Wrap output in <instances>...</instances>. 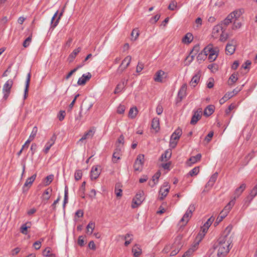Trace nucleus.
<instances>
[{
  "label": "nucleus",
  "mask_w": 257,
  "mask_h": 257,
  "mask_svg": "<svg viewBox=\"0 0 257 257\" xmlns=\"http://www.w3.org/2000/svg\"><path fill=\"white\" fill-rule=\"evenodd\" d=\"M231 226H228L221 235L213 245V250L217 249V257H224L229 252L232 246L233 235L230 234Z\"/></svg>",
  "instance_id": "f257e3e1"
},
{
  "label": "nucleus",
  "mask_w": 257,
  "mask_h": 257,
  "mask_svg": "<svg viewBox=\"0 0 257 257\" xmlns=\"http://www.w3.org/2000/svg\"><path fill=\"white\" fill-rule=\"evenodd\" d=\"M246 188V185L244 183L241 184L240 186L237 188L234 193L233 198L230 202L225 206L224 211L225 213H228L235 204L236 198L239 197Z\"/></svg>",
  "instance_id": "f03ea898"
},
{
  "label": "nucleus",
  "mask_w": 257,
  "mask_h": 257,
  "mask_svg": "<svg viewBox=\"0 0 257 257\" xmlns=\"http://www.w3.org/2000/svg\"><path fill=\"white\" fill-rule=\"evenodd\" d=\"M124 143V137L122 135L117 139L116 142V149L115 152L113 153V158L120 159V157L121 156L122 149L123 148Z\"/></svg>",
  "instance_id": "7ed1b4c3"
},
{
  "label": "nucleus",
  "mask_w": 257,
  "mask_h": 257,
  "mask_svg": "<svg viewBox=\"0 0 257 257\" xmlns=\"http://www.w3.org/2000/svg\"><path fill=\"white\" fill-rule=\"evenodd\" d=\"M195 210V207L194 205H191L188 207L186 213L181 218L180 223H182L181 225H185L187 224L189 220V218L192 216V213Z\"/></svg>",
  "instance_id": "20e7f679"
},
{
  "label": "nucleus",
  "mask_w": 257,
  "mask_h": 257,
  "mask_svg": "<svg viewBox=\"0 0 257 257\" xmlns=\"http://www.w3.org/2000/svg\"><path fill=\"white\" fill-rule=\"evenodd\" d=\"M95 133V129L94 127H91L87 131L85 132L81 139L77 142V144H80L84 143L85 144L86 140L90 139L93 138Z\"/></svg>",
  "instance_id": "39448f33"
},
{
  "label": "nucleus",
  "mask_w": 257,
  "mask_h": 257,
  "mask_svg": "<svg viewBox=\"0 0 257 257\" xmlns=\"http://www.w3.org/2000/svg\"><path fill=\"white\" fill-rule=\"evenodd\" d=\"M182 135L181 129L178 128L176 130L171 136L170 145V146L174 148L177 144V141L178 140Z\"/></svg>",
  "instance_id": "423d86ee"
},
{
  "label": "nucleus",
  "mask_w": 257,
  "mask_h": 257,
  "mask_svg": "<svg viewBox=\"0 0 257 257\" xmlns=\"http://www.w3.org/2000/svg\"><path fill=\"white\" fill-rule=\"evenodd\" d=\"M13 85V81L12 79L8 80L4 85L3 87V93L4 94L3 99L7 100L11 91Z\"/></svg>",
  "instance_id": "0eeeda50"
},
{
  "label": "nucleus",
  "mask_w": 257,
  "mask_h": 257,
  "mask_svg": "<svg viewBox=\"0 0 257 257\" xmlns=\"http://www.w3.org/2000/svg\"><path fill=\"white\" fill-rule=\"evenodd\" d=\"M144 200L143 191H140L135 196L133 200L132 207L135 208L141 204Z\"/></svg>",
  "instance_id": "6e6552de"
},
{
  "label": "nucleus",
  "mask_w": 257,
  "mask_h": 257,
  "mask_svg": "<svg viewBox=\"0 0 257 257\" xmlns=\"http://www.w3.org/2000/svg\"><path fill=\"white\" fill-rule=\"evenodd\" d=\"M144 155L140 154L137 156L134 164V168L135 171H140L143 168L144 164Z\"/></svg>",
  "instance_id": "1a4fd4ad"
},
{
  "label": "nucleus",
  "mask_w": 257,
  "mask_h": 257,
  "mask_svg": "<svg viewBox=\"0 0 257 257\" xmlns=\"http://www.w3.org/2000/svg\"><path fill=\"white\" fill-rule=\"evenodd\" d=\"M132 57L130 56L126 57L122 61L119 68L117 70V73L118 74L121 73L130 65Z\"/></svg>",
  "instance_id": "9d476101"
},
{
  "label": "nucleus",
  "mask_w": 257,
  "mask_h": 257,
  "mask_svg": "<svg viewBox=\"0 0 257 257\" xmlns=\"http://www.w3.org/2000/svg\"><path fill=\"white\" fill-rule=\"evenodd\" d=\"M170 187L168 182H165L160 190V199L162 200L167 195L169 191Z\"/></svg>",
  "instance_id": "9b49d317"
},
{
  "label": "nucleus",
  "mask_w": 257,
  "mask_h": 257,
  "mask_svg": "<svg viewBox=\"0 0 257 257\" xmlns=\"http://www.w3.org/2000/svg\"><path fill=\"white\" fill-rule=\"evenodd\" d=\"M225 31V28L223 26L219 24L217 25L214 27L212 30V37L214 38H217L219 35L220 32L221 31V33H224Z\"/></svg>",
  "instance_id": "f8f14e48"
},
{
  "label": "nucleus",
  "mask_w": 257,
  "mask_h": 257,
  "mask_svg": "<svg viewBox=\"0 0 257 257\" xmlns=\"http://www.w3.org/2000/svg\"><path fill=\"white\" fill-rule=\"evenodd\" d=\"M36 178V174H34L31 177L28 178L23 187V191L24 192H27L32 185L33 182L35 181Z\"/></svg>",
  "instance_id": "ddd939ff"
},
{
  "label": "nucleus",
  "mask_w": 257,
  "mask_h": 257,
  "mask_svg": "<svg viewBox=\"0 0 257 257\" xmlns=\"http://www.w3.org/2000/svg\"><path fill=\"white\" fill-rule=\"evenodd\" d=\"M101 173L100 167L98 166H93L90 172V178L92 180L96 179Z\"/></svg>",
  "instance_id": "4468645a"
},
{
  "label": "nucleus",
  "mask_w": 257,
  "mask_h": 257,
  "mask_svg": "<svg viewBox=\"0 0 257 257\" xmlns=\"http://www.w3.org/2000/svg\"><path fill=\"white\" fill-rule=\"evenodd\" d=\"M202 116V109L199 108L196 111H194V114L192 117L190 121L191 124H195L197 121L201 118Z\"/></svg>",
  "instance_id": "2eb2a0df"
},
{
  "label": "nucleus",
  "mask_w": 257,
  "mask_h": 257,
  "mask_svg": "<svg viewBox=\"0 0 257 257\" xmlns=\"http://www.w3.org/2000/svg\"><path fill=\"white\" fill-rule=\"evenodd\" d=\"M58 14V11H57L55 13V14L54 15V16H53V17L51 19V28H52L53 29L55 28L58 24V23L59 22V20H60L61 17L62 16V12H61L59 14V16L57 17Z\"/></svg>",
  "instance_id": "dca6fc26"
},
{
  "label": "nucleus",
  "mask_w": 257,
  "mask_h": 257,
  "mask_svg": "<svg viewBox=\"0 0 257 257\" xmlns=\"http://www.w3.org/2000/svg\"><path fill=\"white\" fill-rule=\"evenodd\" d=\"M91 77V74L88 72L86 74H84L82 75V77L79 78L77 84L79 85H84L86 82L89 80Z\"/></svg>",
  "instance_id": "f3484780"
},
{
  "label": "nucleus",
  "mask_w": 257,
  "mask_h": 257,
  "mask_svg": "<svg viewBox=\"0 0 257 257\" xmlns=\"http://www.w3.org/2000/svg\"><path fill=\"white\" fill-rule=\"evenodd\" d=\"M234 43V41L232 40L230 43L227 44L225 48L227 54L232 55L234 53L235 50Z\"/></svg>",
  "instance_id": "a211bd4d"
},
{
  "label": "nucleus",
  "mask_w": 257,
  "mask_h": 257,
  "mask_svg": "<svg viewBox=\"0 0 257 257\" xmlns=\"http://www.w3.org/2000/svg\"><path fill=\"white\" fill-rule=\"evenodd\" d=\"M201 71H198L197 73L192 77L190 82V85L193 87H195L200 81V78L201 76Z\"/></svg>",
  "instance_id": "6ab92c4d"
},
{
  "label": "nucleus",
  "mask_w": 257,
  "mask_h": 257,
  "mask_svg": "<svg viewBox=\"0 0 257 257\" xmlns=\"http://www.w3.org/2000/svg\"><path fill=\"white\" fill-rule=\"evenodd\" d=\"M52 192V189L50 188H48L44 191L41 197L43 202H47L50 199Z\"/></svg>",
  "instance_id": "aec40b11"
},
{
  "label": "nucleus",
  "mask_w": 257,
  "mask_h": 257,
  "mask_svg": "<svg viewBox=\"0 0 257 257\" xmlns=\"http://www.w3.org/2000/svg\"><path fill=\"white\" fill-rule=\"evenodd\" d=\"M187 87V86L186 83L183 84L181 87L178 93V96L180 98V100H182L186 96Z\"/></svg>",
  "instance_id": "412c9836"
},
{
  "label": "nucleus",
  "mask_w": 257,
  "mask_h": 257,
  "mask_svg": "<svg viewBox=\"0 0 257 257\" xmlns=\"http://www.w3.org/2000/svg\"><path fill=\"white\" fill-rule=\"evenodd\" d=\"M201 158V155L200 154H198L195 156L191 157L187 162V164L188 166H191L192 164L200 161Z\"/></svg>",
  "instance_id": "4be33fe9"
},
{
  "label": "nucleus",
  "mask_w": 257,
  "mask_h": 257,
  "mask_svg": "<svg viewBox=\"0 0 257 257\" xmlns=\"http://www.w3.org/2000/svg\"><path fill=\"white\" fill-rule=\"evenodd\" d=\"M218 48H214L212 50V52L208 55V60L210 62L215 61L218 56Z\"/></svg>",
  "instance_id": "5701e85b"
},
{
  "label": "nucleus",
  "mask_w": 257,
  "mask_h": 257,
  "mask_svg": "<svg viewBox=\"0 0 257 257\" xmlns=\"http://www.w3.org/2000/svg\"><path fill=\"white\" fill-rule=\"evenodd\" d=\"M165 75V72L162 70L158 71L155 74L154 80L156 82H162L163 77Z\"/></svg>",
  "instance_id": "b1692460"
},
{
  "label": "nucleus",
  "mask_w": 257,
  "mask_h": 257,
  "mask_svg": "<svg viewBox=\"0 0 257 257\" xmlns=\"http://www.w3.org/2000/svg\"><path fill=\"white\" fill-rule=\"evenodd\" d=\"M243 13L244 10L243 9H240L233 11L230 14H229V15H231L232 16V19L235 18V20H237L241 16V15H242Z\"/></svg>",
  "instance_id": "393cba45"
},
{
  "label": "nucleus",
  "mask_w": 257,
  "mask_h": 257,
  "mask_svg": "<svg viewBox=\"0 0 257 257\" xmlns=\"http://www.w3.org/2000/svg\"><path fill=\"white\" fill-rule=\"evenodd\" d=\"M161 175V173L159 172H157L152 178V182H149V185L152 187H153L158 181V179Z\"/></svg>",
  "instance_id": "a878e982"
},
{
  "label": "nucleus",
  "mask_w": 257,
  "mask_h": 257,
  "mask_svg": "<svg viewBox=\"0 0 257 257\" xmlns=\"http://www.w3.org/2000/svg\"><path fill=\"white\" fill-rule=\"evenodd\" d=\"M193 40V35L190 33H187L182 39V42L185 44H189Z\"/></svg>",
  "instance_id": "bb28decb"
},
{
  "label": "nucleus",
  "mask_w": 257,
  "mask_h": 257,
  "mask_svg": "<svg viewBox=\"0 0 257 257\" xmlns=\"http://www.w3.org/2000/svg\"><path fill=\"white\" fill-rule=\"evenodd\" d=\"M214 111V106L212 105L207 106L204 110V115L209 116L211 115Z\"/></svg>",
  "instance_id": "cd10ccee"
},
{
  "label": "nucleus",
  "mask_w": 257,
  "mask_h": 257,
  "mask_svg": "<svg viewBox=\"0 0 257 257\" xmlns=\"http://www.w3.org/2000/svg\"><path fill=\"white\" fill-rule=\"evenodd\" d=\"M232 16L231 15H228L227 17L223 21H222L219 25L223 26V27L225 28L226 29L227 26L232 22Z\"/></svg>",
  "instance_id": "c85d7f7f"
},
{
  "label": "nucleus",
  "mask_w": 257,
  "mask_h": 257,
  "mask_svg": "<svg viewBox=\"0 0 257 257\" xmlns=\"http://www.w3.org/2000/svg\"><path fill=\"white\" fill-rule=\"evenodd\" d=\"M81 50V48L78 47L73 50V51L70 54L68 57V60L70 62L73 61L76 55L80 52Z\"/></svg>",
  "instance_id": "c756f323"
},
{
  "label": "nucleus",
  "mask_w": 257,
  "mask_h": 257,
  "mask_svg": "<svg viewBox=\"0 0 257 257\" xmlns=\"http://www.w3.org/2000/svg\"><path fill=\"white\" fill-rule=\"evenodd\" d=\"M238 80L237 73H233L229 78L228 80V84L232 86Z\"/></svg>",
  "instance_id": "7c9ffc66"
},
{
  "label": "nucleus",
  "mask_w": 257,
  "mask_h": 257,
  "mask_svg": "<svg viewBox=\"0 0 257 257\" xmlns=\"http://www.w3.org/2000/svg\"><path fill=\"white\" fill-rule=\"evenodd\" d=\"M30 78H31V73H29L27 75L26 82V87H25V92H24V99H26L27 96V94L28 92V89H29L30 82Z\"/></svg>",
  "instance_id": "2f4dec72"
},
{
  "label": "nucleus",
  "mask_w": 257,
  "mask_h": 257,
  "mask_svg": "<svg viewBox=\"0 0 257 257\" xmlns=\"http://www.w3.org/2000/svg\"><path fill=\"white\" fill-rule=\"evenodd\" d=\"M124 83H125L124 80H123L121 82L119 83L117 85L113 93L115 94H117V93H118L119 92H121L123 90V89L124 88V86H125Z\"/></svg>",
  "instance_id": "473e14b6"
},
{
  "label": "nucleus",
  "mask_w": 257,
  "mask_h": 257,
  "mask_svg": "<svg viewBox=\"0 0 257 257\" xmlns=\"http://www.w3.org/2000/svg\"><path fill=\"white\" fill-rule=\"evenodd\" d=\"M132 252L135 257H138L142 253V249L140 248L139 245L136 244L132 248Z\"/></svg>",
  "instance_id": "72a5a7b5"
},
{
  "label": "nucleus",
  "mask_w": 257,
  "mask_h": 257,
  "mask_svg": "<svg viewBox=\"0 0 257 257\" xmlns=\"http://www.w3.org/2000/svg\"><path fill=\"white\" fill-rule=\"evenodd\" d=\"M159 119L158 118H154L152 121V127L156 131H158L160 128Z\"/></svg>",
  "instance_id": "f704fd0d"
},
{
  "label": "nucleus",
  "mask_w": 257,
  "mask_h": 257,
  "mask_svg": "<svg viewBox=\"0 0 257 257\" xmlns=\"http://www.w3.org/2000/svg\"><path fill=\"white\" fill-rule=\"evenodd\" d=\"M138 110L136 107L131 108L129 112L128 116L131 118H135L137 114H138Z\"/></svg>",
  "instance_id": "c9c22d12"
},
{
  "label": "nucleus",
  "mask_w": 257,
  "mask_h": 257,
  "mask_svg": "<svg viewBox=\"0 0 257 257\" xmlns=\"http://www.w3.org/2000/svg\"><path fill=\"white\" fill-rule=\"evenodd\" d=\"M218 177V173H214L210 177L209 180L207 183V185L209 186H212L214 183L215 182Z\"/></svg>",
  "instance_id": "e433bc0d"
},
{
  "label": "nucleus",
  "mask_w": 257,
  "mask_h": 257,
  "mask_svg": "<svg viewBox=\"0 0 257 257\" xmlns=\"http://www.w3.org/2000/svg\"><path fill=\"white\" fill-rule=\"evenodd\" d=\"M171 156V152L169 150H167L164 154L161 156L162 161H167L168 160Z\"/></svg>",
  "instance_id": "4c0bfd02"
},
{
  "label": "nucleus",
  "mask_w": 257,
  "mask_h": 257,
  "mask_svg": "<svg viewBox=\"0 0 257 257\" xmlns=\"http://www.w3.org/2000/svg\"><path fill=\"white\" fill-rule=\"evenodd\" d=\"M232 97V94H231V93H230L229 92L226 93L224 96L219 100L220 104H223L226 100Z\"/></svg>",
  "instance_id": "58836bf2"
},
{
  "label": "nucleus",
  "mask_w": 257,
  "mask_h": 257,
  "mask_svg": "<svg viewBox=\"0 0 257 257\" xmlns=\"http://www.w3.org/2000/svg\"><path fill=\"white\" fill-rule=\"evenodd\" d=\"M213 48H214L213 47V45L212 44H209L204 48L202 52L205 54L207 56L212 52V50L213 49Z\"/></svg>",
  "instance_id": "ea45409f"
},
{
  "label": "nucleus",
  "mask_w": 257,
  "mask_h": 257,
  "mask_svg": "<svg viewBox=\"0 0 257 257\" xmlns=\"http://www.w3.org/2000/svg\"><path fill=\"white\" fill-rule=\"evenodd\" d=\"M95 227V224L92 222H90L86 227L87 233L91 234Z\"/></svg>",
  "instance_id": "a19ab883"
},
{
  "label": "nucleus",
  "mask_w": 257,
  "mask_h": 257,
  "mask_svg": "<svg viewBox=\"0 0 257 257\" xmlns=\"http://www.w3.org/2000/svg\"><path fill=\"white\" fill-rule=\"evenodd\" d=\"M30 223L27 222L25 224H23L21 227V232L24 234H27L28 233L27 229L30 228Z\"/></svg>",
  "instance_id": "79ce46f5"
},
{
  "label": "nucleus",
  "mask_w": 257,
  "mask_h": 257,
  "mask_svg": "<svg viewBox=\"0 0 257 257\" xmlns=\"http://www.w3.org/2000/svg\"><path fill=\"white\" fill-rule=\"evenodd\" d=\"M85 184L86 182L84 181L79 189V193L82 198H85Z\"/></svg>",
  "instance_id": "37998d69"
},
{
  "label": "nucleus",
  "mask_w": 257,
  "mask_h": 257,
  "mask_svg": "<svg viewBox=\"0 0 257 257\" xmlns=\"http://www.w3.org/2000/svg\"><path fill=\"white\" fill-rule=\"evenodd\" d=\"M227 213H225L224 208L222 211L220 213V215L217 218L215 224H218L220 222H221L223 220V219L226 216Z\"/></svg>",
  "instance_id": "c03bdc74"
},
{
  "label": "nucleus",
  "mask_w": 257,
  "mask_h": 257,
  "mask_svg": "<svg viewBox=\"0 0 257 257\" xmlns=\"http://www.w3.org/2000/svg\"><path fill=\"white\" fill-rule=\"evenodd\" d=\"M139 36V31L138 29H134L131 33L132 40L135 41Z\"/></svg>",
  "instance_id": "a18cd8bd"
},
{
  "label": "nucleus",
  "mask_w": 257,
  "mask_h": 257,
  "mask_svg": "<svg viewBox=\"0 0 257 257\" xmlns=\"http://www.w3.org/2000/svg\"><path fill=\"white\" fill-rule=\"evenodd\" d=\"M120 185L118 183L115 184V193L117 197H120L122 196V190L119 188Z\"/></svg>",
  "instance_id": "49530a36"
},
{
  "label": "nucleus",
  "mask_w": 257,
  "mask_h": 257,
  "mask_svg": "<svg viewBox=\"0 0 257 257\" xmlns=\"http://www.w3.org/2000/svg\"><path fill=\"white\" fill-rule=\"evenodd\" d=\"M37 127L36 126H34L28 139L30 140L31 141H32L35 138L37 133Z\"/></svg>",
  "instance_id": "de8ad7c7"
},
{
  "label": "nucleus",
  "mask_w": 257,
  "mask_h": 257,
  "mask_svg": "<svg viewBox=\"0 0 257 257\" xmlns=\"http://www.w3.org/2000/svg\"><path fill=\"white\" fill-rule=\"evenodd\" d=\"M82 176V172L81 170H77L75 171L74 174L75 179L76 181L80 180Z\"/></svg>",
  "instance_id": "09e8293b"
},
{
  "label": "nucleus",
  "mask_w": 257,
  "mask_h": 257,
  "mask_svg": "<svg viewBox=\"0 0 257 257\" xmlns=\"http://www.w3.org/2000/svg\"><path fill=\"white\" fill-rule=\"evenodd\" d=\"M68 189L67 186H65V193H64V204L63 206L65 207V204L68 203Z\"/></svg>",
  "instance_id": "8fccbe9b"
},
{
  "label": "nucleus",
  "mask_w": 257,
  "mask_h": 257,
  "mask_svg": "<svg viewBox=\"0 0 257 257\" xmlns=\"http://www.w3.org/2000/svg\"><path fill=\"white\" fill-rule=\"evenodd\" d=\"M125 106L124 105L120 104L117 108L116 112L119 114H123L125 111Z\"/></svg>",
  "instance_id": "3c124183"
},
{
  "label": "nucleus",
  "mask_w": 257,
  "mask_h": 257,
  "mask_svg": "<svg viewBox=\"0 0 257 257\" xmlns=\"http://www.w3.org/2000/svg\"><path fill=\"white\" fill-rule=\"evenodd\" d=\"M32 35L29 36L23 42V46L25 48H27L29 46L32 40Z\"/></svg>",
  "instance_id": "603ef678"
},
{
  "label": "nucleus",
  "mask_w": 257,
  "mask_h": 257,
  "mask_svg": "<svg viewBox=\"0 0 257 257\" xmlns=\"http://www.w3.org/2000/svg\"><path fill=\"white\" fill-rule=\"evenodd\" d=\"M199 167H195L189 172V175L191 176L196 175L199 173Z\"/></svg>",
  "instance_id": "864d4df0"
},
{
  "label": "nucleus",
  "mask_w": 257,
  "mask_h": 257,
  "mask_svg": "<svg viewBox=\"0 0 257 257\" xmlns=\"http://www.w3.org/2000/svg\"><path fill=\"white\" fill-rule=\"evenodd\" d=\"M177 7V2L173 1H172L168 6V9L171 11H174Z\"/></svg>",
  "instance_id": "5fc2aeb1"
},
{
  "label": "nucleus",
  "mask_w": 257,
  "mask_h": 257,
  "mask_svg": "<svg viewBox=\"0 0 257 257\" xmlns=\"http://www.w3.org/2000/svg\"><path fill=\"white\" fill-rule=\"evenodd\" d=\"M56 139V136L55 134H54L51 137V138L48 141V142L47 143V144H48L49 145H51V146H52L54 144Z\"/></svg>",
  "instance_id": "6e6d98bb"
},
{
  "label": "nucleus",
  "mask_w": 257,
  "mask_h": 257,
  "mask_svg": "<svg viewBox=\"0 0 257 257\" xmlns=\"http://www.w3.org/2000/svg\"><path fill=\"white\" fill-rule=\"evenodd\" d=\"M206 58V56L202 52L200 53L197 57V59L198 61H204L205 60Z\"/></svg>",
  "instance_id": "4d7b16f0"
},
{
  "label": "nucleus",
  "mask_w": 257,
  "mask_h": 257,
  "mask_svg": "<svg viewBox=\"0 0 257 257\" xmlns=\"http://www.w3.org/2000/svg\"><path fill=\"white\" fill-rule=\"evenodd\" d=\"M207 68L212 72L216 71L217 70V65L214 63L209 64Z\"/></svg>",
  "instance_id": "13d9d810"
},
{
  "label": "nucleus",
  "mask_w": 257,
  "mask_h": 257,
  "mask_svg": "<svg viewBox=\"0 0 257 257\" xmlns=\"http://www.w3.org/2000/svg\"><path fill=\"white\" fill-rule=\"evenodd\" d=\"M181 248V246L179 245L177 248H175L174 249H173L171 253H170V256H174L176 255L179 251L180 249Z\"/></svg>",
  "instance_id": "bf43d9fd"
},
{
  "label": "nucleus",
  "mask_w": 257,
  "mask_h": 257,
  "mask_svg": "<svg viewBox=\"0 0 257 257\" xmlns=\"http://www.w3.org/2000/svg\"><path fill=\"white\" fill-rule=\"evenodd\" d=\"M243 86V85H241L239 87H237L235 88V89H234L232 91L229 92L231 93V94H232V96H233L234 95L237 94L240 91H241Z\"/></svg>",
  "instance_id": "052dcab7"
},
{
  "label": "nucleus",
  "mask_w": 257,
  "mask_h": 257,
  "mask_svg": "<svg viewBox=\"0 0 257 257\" xmlns=\"http://www.w3.org/2000/svg\"><path fill=\"white\" fill-rule=\"evenodd\" d=\"M81 67V65L80 66H77L76 68H74L73 70H71L67 75V76H66L65 78L66 79H68L72 75L77 71V70L80 68Z\"/></svg>",
  "instance_id": "680f3d73"
},
{
  "label": "nucleus",
  "mask_w": 257,
  "mask_h": 257,
  "mask_svg": "<svg viewBox=\"0 0 257 257\" xmlns=\"http://www.w3.org/2000/svg\"><path fill=\"white\" fill-rule=\"evenodd\" d=\"M65 116V111L61 110L59 111V112L58 114V117L60 121H62L64 119Z\"/></svg>",
  "instance_id": "e2e57ef3"
},
{
  "label": "nucleus",
  "mask_w": 257,
  "mask_h": 257,
  "mask_svg": "<svg viewBox=\"0 0 257 257\" xmlns=\"http://www.w3.org/2000/svg\"><path fill=\"white\" fill-rule=\"evenodd\" d=\"M214 220V218L213 216H211L207 220V221L205 223L204 225L206 226V227H209V226L211 225Z\"/></svg>",
  "instance_id": "0e129e2a"
},
{
  "label": "nucleus",
  "mask_w": 257,
  "mask_h": 257,
  "mask_svg": "<svg viewBox=\"0 0 257 257\" xmlns=\"http://www.w3.org/2000/svg\"><path fill=\"white\" fill-rule=\"evenodd\" d=\"M53 177L54 176L53 175H49L46 177V181L45 182L46 185H49L52 182L53 180Z\"/></svg>",
  "instance_id": "69168bd1"
},
{
  "label": "nucleus",
  "mask_w": 257,
  "mask_h": 257,
  "mask_svg": "<svg viewBox=\"0 0 257 257\" xmlns=\"http://www.w3.org/2000/svg\"><path fill=\"white\" fill-rule=\"evenodd\" d=\"M200 50V47L199 45H196L193 48L191 52V54L193 53H194L197 55V54L199 52Z\"/></svg>",
  "instance_id": "338daca9"
},
{
  "label": "nucleus",
  "mask_w": 257,
  "mask_h": 257,
  "mask_svg": "<svg viewBox=\"0 0 257 257\" xmlns=\"http://www.w3.org/2000/svg\"><path fill=\"white\" fill-rule=\"evenodd\" d=\"M193 249L189 248L187 251H186L184 254L183 255L182 257H189L190 255H191L193 253Z\"/></svg>",
  "instance_id": "774afa93"
}]
</instances>
